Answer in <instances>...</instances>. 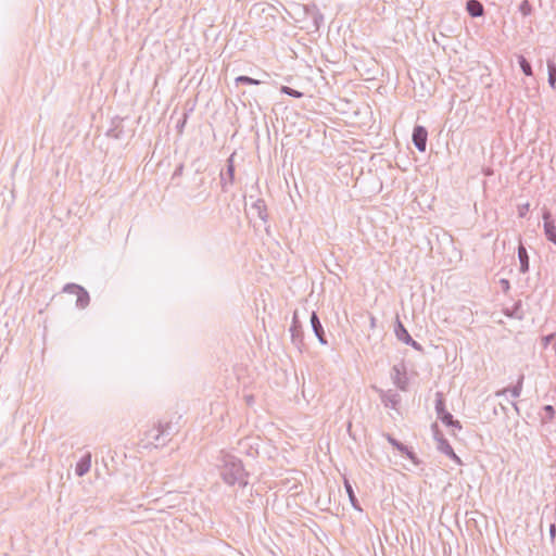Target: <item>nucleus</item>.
Instances as JSON below:
<instances>
[{
	"label": "nucleus",
	"mask_w": 556,
	"mask_h": 556,
	"mask_svg": "<svg viewBox=\"0 0 556 556\" xmlns=\"http://www.w3.org/2000/svg\"><path fill=\"white\" fill-rule=\"evenodd\" d=\"M218 462L219 473L226 484H238L240 488L248 485L249 473L245 471L240 458L222 451Z\"/></svg>",
	"instance_id": "1"
},
{
	"label": "nucleus",
	"mask_w": 556,
	"mask_h": 556,
	"mask_svg": "<svg viewBox=\"0 0 556 556\" xmlns=\"http://www.w3.org/2000/svg\"><path fill=\"white\" fill-rule=\"evenodd\" d=\"M176 434V429L172 421H157L143 433L142 442L144 447H163L167 445Z\"/></svg>",
	"instance_id": "2"
},
{
	"label": "nucleus",
	"mask_w": 556,
	"mask_h": 556,
	"mask_svg": "<svg viewBox=\"0 0 556 556\" xmlns=\"http://www.w3.org/2000/svg\"><path fill=\"white\" fill-rule=\"evenodd\" d=\"M435 413L438 418L447 427H452L454 429H462V425L458 420H455L453 415L446 410L445 408V399L442 392L435 393Z\"/></svg>",
	"instance_id": "3"
},
{
	"label": "nucleus",
	"mask_w": 556,
	"mask_h": 556,
	"mask_svg": "<svg viewBox=\"0 0 556 556\" xmlns=\"http://www.w3.org/2000/svg\"><path fill=\"white\" fill-rule=\"evenodd\" d=\"M289 331H290V334H291V342H292V344L300 352H302L303 349L305 348V344H304V332H303L302 323H301V320L299 318V312L296 309L293 312L292 323H291Z\"/></svg>",
	"instance_id": "4"
},
{
	"label": "nucleus",
	"mask_w": 556,
	"mask_h": 556,
	"mask_svg": "<svg viewBox=\"0 0 556 556\" xmlns=\"http://www.w3.org/2000/svg\"><path fill=\"white\" fill-rule=\"evenodd\" d=\"M235 156L236 152L230 154V156L226 161V169L222 170L219 174L220 188L223 192H227L229 190V187L235 184Z\"/></svg>",
	"instance_id": "5"
},
{
	"label": "nucleus",
	"mask_w": 556,
	"mask_h": 556,
	"mask_svg": "<svg viewBox=\"0 0 556 556\" xmlns=\"http://www.w3.org/2000/svg\"><path fill=\"white\" fill-rule=\"evenodd\" d=\"M63 291L65 293H70V294L76 295V306L77 307L85 308V307H87L89 305V302H90L89 294L86 291V289L83 288L81 286L76 285V283H67L63 288Z\"/></svg>",
	"instance_id": "6"
},
{
	"label": "nucleus",
	"mask_w": 556,
	"mask_h": 556,
	"mask_svg": "<svg viewBox=\"0 0 556 556\" xmlns=\"http://www.w3.org/2000/svg\"><path fill=\"white\" fill-rule=\"evenodd\" d=\"M543 229L546 239L556 244V226L551 211L546 207L542 210Z\"/></svg>",
	"instance_id": "7"
},
{
	"label": "nucleus",
	"mask_w": 556,
	"mask_h": 556,
	"mask_svg": "<svg viewBox=\"0 0 556 556\" xmlns=\"http://www.w3.org/2000/svg\"><path fill=\"white\" fill-rule=\"evenodd\" d=\"M395 336L397 340L404 342L405 344L412 346L416 351H422V346L420 343L415 341L410 334L408 333L407 329L404 327V325L401 323V320L396 319V326H395Z\"/></svg>",
	"instance_id": "8"
},
{
	"label": "nucleus",
	"mask_w": 556,
	"mask_h": 556,
	"mask_svg": "<svg viewBox=\"0 0 556 556\" xmlns=\"http://www.w3.org/2000/svg\"><path fill=\"white\" fill-rule=\"evenodd\" d=\"M412 140L415 148L419 152H425L427 149L428 130L425 126L416 125L413 129Z\"/></svg>",
	"instance_id": "9"
},
{
	"label": "nucleus",
	"mask_w": 556,
	"mask_h": 556,
	"mask_svg": "<svg viewBox=\"0 0 556 556\" xmlns=\"http://www.w3.org/2000/svg\"><path fill=\"white\" fill-rule=\"evenodd\" d=\"M384 437L394 448H396L400 453L405 455L409 460H412L414 465H419L421 463L420 459L412 450H409L406 445L396 440L394 437H392L389 433L384 434Z\"/></svg>",
	"instance_id": "10"
},
{
	"label": "nucleus",
	"mask_w": 556,
	"mask_h": 556,
	"mask_svg": "<svg viewBox=\"0 0 556 556\" xmlns=\"http://www.w3.org/2000/svg\"><path fill=\"white\" fill-rule=\"evenodd\" d=\"M124 118L116 116L112 118L111 121V127L106 130V136L109 138L121 140L125 137L124 131V125H123Z\"/></svg>",
	"instance_id": "11"
},
{
	"label": "nucleus",
	"mask_w": 556,
	"mask_h": 556,
	"mask_svg": "<svg viewBox=\"0 0 556 556\" xmlns=\"http://www.w3.org/2000/svg\"><path fill=\"white\" fill-rule=\"evenodd\" d=\"M311 326H312L313 332L316 336V338L318 339L319 343L321 345H327L328 341L326 338L324 327H323L320 319L315 311H313L311 313Z\"/></svg>",
	"instance_id": "12"
},
{
	"label": "nucleus",
	"mask_w": 556,
	"mask_h": 556,
	"mask_svg": "<svg viewBox=\"0 0 556 556\" xmlns=\"http://www.w3.org/2000/svg\"><path fill=\"white\" fill-rule=\"evenodd\" d=\"M303 10L307 15L312 17L315 29H318L320 24L324 22V16L319 12L316 4H305L303 5Z\"/></svg>",
	"instance_id": "13"
},
{
	"label": "nucleus",
	"mask_w": 556,
	"mask_h": 556,
	"mask_svg": "<svg viewBox=\"0 0 556 556\" xmlns=\"http://www.w3.org/2000/svg\"><path fill=\"white\" fill-rule=\"evenodd\" d=\"M523 380L525 376L520 375L515 386L496 391L495 396L500 397L509 392L513 397H519L522 391Z\"/></svg>",
	"instance_id": "14"
},
{
	"label": "nucleus",
	"mask_w": 556,
	"mask_h": 556,
	"mask_svg": "<svg viewBox=\"0 0 556 556\" xmlns=\"http://www.w3.org/2000/svg\"><path fill=\"white\" fill-rule=\"evenodd\" d=\"M438 450L458 465H462V459L455 454L453 447L445 438L439 439Z\"/></svg>",
	"instance_id": "15"
},
{
	"label": "nucleus",
	"mask_w": 556,
	"mask_h": 556,
	"mask_svg": "<svg viewBox=\"0 0 556 556\" xmlns=\"http://www.w3.org/2000/svg\"><path fill=\"white\" fill-rule=\"evenodd\" d=\"M466 11L471 17L484 15V7L479 0H468L466 2Z\"/></svg>",
	"instance_id": "16"
},
{
	"label": "nucleus",
	"mask_w": 556,
	"mask_h": 556,
	"mask_svg": "<svg viewBox=\"0 0 556 556\" xmlns=\"http://www.w3.org/2000/svg\"><path fill=\"white\" fill-rule=\"evenodd\" d=\"M91 467V455L90 453H87L84 455L76 464L75 466V473L78 477L85 476Z\"/></svg>",
	"instance_id": "17"
},
{
	"label": "nucleus",
	"mask_w": 556,
	"mask_h": 556,
	"mask_svg": "<svg viewBox=\"0 0 556 556\" xmlns=\"http://www.w3.org/2000/svg\"><path fill=\"white\" fill-rule=\"evenodd\" d=\"M380 399L386 406H391L392 408H395L400 403L399 394L393 392L392 390L380 391Z\"/></svg>",
	"instance_id": "18"
},
{
	"label": "nucleus",
	"mask_w": 556,
	"mask_h": 556,
	"mask_svg": "<svg viewBox=\"0 0 556 556\" xmlns=\"http://www.w3.org/2000/svg\"><path fill=\"white\" fill-rule=\"evenodd\" d=\"M519 271L526 274L529 270V255L522 243L518 245Z\"/></svg>",
	"instance_id": "19"
},
{
	"label": "nucleus",
	"mask_w": 556,
	"mask_h": 556,
	"mask_svg": "<svg viewBox=\"0 0 556 556\" xmlns=\"http://www.w3.org/2000/svg\"><path fill=\"white\" fill-rule=\"evenodd\" d=\"M253 210L256 211L257 213V216L264 222L266 223L268 220V213H267V206H266V202L264 199H257L253 205H252Z\"/></svg>",
	"instance_id": "20"
},
{
	"label": "nucleus",
	"mask_w": 556,
	"mask_h": 556,
	"mask_svg": "<svg viewBox=\"0 0 556 556\" xmlns=\"http://www.w3.org/2000/svg\"><path fill=\"white\" fill-rule=\"evenodd\" d=\"M344 488L349 495V500H350V503L353 506V508L358 511H363V508L361 507L359 502L354 493V490L348 479H344Z\"/></svg>",
	"instance_id": "21"
},
{
	"label": "nucleus",
	"mask_w": 556,
	"mask_h": 556,
	"mask_svg": "<svg viewBox=\"0 0 556 556\" xmlns=\"http://www.w3.org/2000/svg\"><path fill=\"white\" fill-rule=\"evenodd\" d=\"M547 74H548V85L552 89L556 90V62L552 59H548L547 62Z\"/></svg>",
	"instance_id": "22"
},
{
	"label": "nucleus",
	"mask_w": 556,
	"mask_h": 556,
	"mask_svg": "<svg viewBox=\"0 0 556 556\" xmlns=\"http://www.w3.org/2000/svg\"><path fill=\"white\" fill-rule=\"evenodd\" d=\"M543 414H540L541 422L543 425H546L548 422H552L555 418V408L552 405H545L542 408Z\"/></svg>",
	"instance_id": "23"
},
{
	"label": "nucleus",
	"mask_w": 556,
	"mask_h": 556,
	"mask_svg": "<svg viewBox=\"0 0 556 556\" xmlns=\"http://www.w3.org/2000/svg\"><path fill=\"white\" fill-rule=\"evenodd\" d=\"M504 313L508 317H513V318H516V319H522L523 318V311H522V307H521V302L520 301L516 302L510 309L509 308L504 309Z\"/></svg>",
	"instance_id": "24"
},
{
	"label": "nucleus",
	"mask_w": 556,
	"mask_h": 556,
	"mask_svg": "<svg viewBox=\"0 0 556 556\" xmlns=\"http://www.w3.org/2000/svg\"><path fill=\"white\" fill-rule=\"evenodd\" d=\"M265 80L263 79H255V78H252L250 76H245V75H241V76H238L235 78V84L236 86H239V85H261V84H264Z\"/></svg>",
	"instance_id": "25"
},
{
	"label": "nucleus",
	"mask_w": 556,
	"mask_h": 556,
	"mask_svg": "<svg viewBox=\"0 0 556 556\" xmlns=\"http://www.w3.org/2000/svg\"><path fill=\"white\" fill-rule=\"evenodd\" d=\"M518 64H519L521 71H522V73L526 76H532L533 75L532 66H531L530 62L523 55H519L518 56Z\"/></svg>",
	"instance_id": "26"
},
{
	"label": "nucleus",
	"mask_w": 556,
	"mask_h": 556,
	"mask_svg": "<svg viewBox=\"0 0 556 556\" xmlns=\"http://www.w3.org/2000/svg\"><path fill=\"white\" fill-rule=\"evenodd\" d=\"M202 173L203 169L201 168V166L194 168L193 181L197 189L204 185L205 178L202 176Z\"/></svg>",
	"instance_id": "27"
},
{
	"label": "nucleus",
	"mask_w": 556,
	"mask_h": 556,
	"mask_svg": "<svg viewBox=\"0 0 556 556\" xmlns=\"http://www.w3.org/2000/svg\"><path fill=\"white\" fill-rule=\"evenodd\" d=\"M393 370L396 371V377L394 379V383L396 384V387L401 390H406V386H407V378L406 376L404 375L403 377H400V371L396 367H393Z\"/></svg>",
	"instance_id": "28"
},
{
	"label": "nucleus",
	"mask_w": 556,
	"mask_h": 556,
	"mask_svg": "<svg viewBox=\"0 0 556 556\" xmlns=\"http://www.w3.org/2000/svg\"><path fill=\"white\" fill-rule=\"evenodd\" d=\"M533 11V8H532V4L530 3L529 0H522L519 4V12L523 15V16H528L532 13Z\"/></svg>",
	"instance_id": "29"
},
{
	"label": "nucleus",
	"mask_w": 556,
	"mask_h": 556,
	"mask_svg": "<svg viewBox=\"0 0 556 556\" xmlns=\"http://www.w3.org/2000/svg\"><path fill=\"white\" fill-rule=\"evenodd\" d=\"M280 91L285 94H288L292 98H295V99H300L303 97V92L299 91V90H295L291 87H288V86H282Z\"/></svg>",
	"instance_id": "30"
},
{
	"label": "nucleus",
	"mask_w": 556,
	"mask_h": 556,
	"mask_svg": "<svg viewBox=\"0 0 556 556\" xmlns=\"http://www.w3.org/2000/svg\"><path fill=\"white\" fill-rule=\"evenodd\" d=\"M530 210V204L527 202V203H523V204H519L518 205V216L520 218H523L527 216L528 212Z\"/></svg>",
	"instance_id": "31"
},
{
	"label": "nucleus",
	"mask_w": 556,
	"mask_h": 556,
	"mask_svg": "<svg viewBox=\"0 0 556 556\" xmlns=\"http://www.w3.org/2000/svg\"><path fill=\"white\" fill-rule=\"evenodd\" d=\"M184 170H185V165L182 163L177 165L172 175V180H176L177 178H180L184 175Z\"/></svg>",
	"instance_id": "32"
},
{
	"label": "nucleus",
	"mask_w": 556,
	"mask_h": 556,
	"mask_svg": "<svg viewBox=\"0 0 556 556\" xmlns=\"http://www.w3.org/2000/svg\"><path fill=\"white\" fill-rule=\"evenodd\" d=\"M187 118H188V114L185 113L182 118L178 121L177 125H176V128H177V131L178 134H182L184 131V128H185V125L187 123Z\"/></svg>",
	"instance_id": "33"
},
{
	"label": "nucleus",
	"mask_w": 556,
	"mask_h": 556,
	"mask_svg": "<svg viewBox=\"0 0 556 556\" xmlns=\"http://www.w3.org/2000/svg\"><path fill=\"white\" fill-rule=\"evenodd\" d=\"M555 337H556V333H549V334L543 337L542 338L543 348L546 349L549 345V343L555 339Z\"/></svg>",
	"instance_id": "34"
},
{
	"label": "nucleus",
	"mask_w": 556,
	"mask_h": 556,
	"mask_svg": "<svg viewBox=\"0 0 556 556\" xmlns=\"http://www.w3.org/2000/svg\"><path fill=\"white\" fill-rule=\"evenodd\" d=\"M432 431H433V438L434 440L437 441V443L439 444V439L440 438H444L443 433L440 431L439 427L437 424H433L432 425Z\"/></svg>",
	"instance_id": "35"
},
{
	"label": "nucleus",
	"mask_w": 556,
	"mask_h": 556,
	"mask_svg": "<svg viewBox=\"0 0 556 556\" xmlns=\"http://www.w3.org/2000/svg\"><path fill=\"white\" fill-rule=\"evenodd\" d=\"M548 532H549V538H551V540L553 542L555 540V538H556V525L555 523H551L549 525Z\"/></svg>",
	"instance_id": "36"
},
{
	"label": "nucleus",
	"mask_w": 556,
	"mask_h": 556,
	"mask_svg": "<svg viewBox=\"0 0 556 556\" xmlns=\"http://www.w3.org/2000/svg\"><path fill=\"white\" fill-rule=\"evenodd\" d=\"M502 290L506 293L509 290V280H500Z\"/></svg>",
	"instance_id": "37"
},
{
	"label": "nucleus",
	"mask_w": 556,
	"mask_h": 556,
	"mask_svg": "<svg viewBox=\"0 0 556 556\" xmlns=\"http://www.w3.org/2000/svg\"><path fill=\"white\" fill-rule=\"evenodd\" d=\"M376 323H377V319L376 317L369 313V326H370V329H375L376 328Z\"/></svg>",
	"instance_id": "38"
},
{
	"label": "nucleus",
	"mask_w": 556,
	"mask_h": 556,
	"mask_svg": "<svg viewBox=\"0 0 556 556\" xmlns=\"http://www.w3.org/2000/svg\"><path fill=\"white\" fill-rule=\"evenodd\" d=\"M511 404H513L514 409L517 412V414H519V407H518L517 403L513 402Z\"/></svg>",
	"instance_id": "39"
},
{
	"label": "nucleus",
	"mask_w": 556,
	"mask_h": 556,
	"mask_svg": "<svg viewBox=\"0 0 556 556\" xmlns=\"http://www.w3.org/2000/svg\"><path fill=\"white\" fill-rule=\"evenodd\" d=\"M199 162V160H195L194 162H192V166H195V164Z\"/></svg>",
	"instance_id": "40"
}]
</instances>
